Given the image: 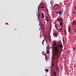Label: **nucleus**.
<instances>
[{
    "mask_svg": "<svg viewBox=\"0 0 76 76\" xmlns=\"http://www.w3.org/2000/svg\"><path fill=\"white\" fill-rule=\"evenodd\" d=\"M61 48H63V46L61 45H57L56 46L54 47V51L52 52L53 55L52 57V60H54L56 57H58L60 55V51L59 50H58V49L59 47Z\"/></svg>",
    "mask_w": 76,
    "mask_h": 76,
    "instance_id": "1",
    "label": "nucleus"
},
{
    "mask_svg": "<svg viewBox=\"0 0 76 76\" xmlns=\"http://www.w3.org/2000/svg\"><path fill=\"white\" fill-rule=\"evenodd\" d=\"M60 10V12H56V13H59V16H61V14L63 12V11L62 10Z\"/></svg>",
    "mask_w": 76,
    "mask_h": 76,
    "instance_id": "2",
    "label": "nucleus"
},
{
    "mask_svg": "<svg viewBox=\"0 0 76 76\" xmlns=\"http://www.w3.org/2000/svg\"><path fill=\"white\" fill-rule=\"evenodd\" d=\"M42 17L43 19L44 18V13H42Z\"/></svg>",
    "mask_w": 76,
    "mask_h": 76,
    "instance_id": "3",
    "label": "nucleus"
},
{
    "mask_svg": "<svg viewBox=\"0 0 76 76\" xmlns=\"http://www.w3.org/2000/svg\"><path fill=\"white\" fill-rule=\"evenodd\" d=\"M68 31L69 33H70V26H68Z\"/></svg>",
    "mask_w": 76,
    "mask_h": 76,
    "instance_id": "4",
    "label": "nucleus"
},
{
    "mask_svg": "<svg viewBox=\"0 0 76 76\" xmlns=\"http://www.w3.org/2000/svg\"><path fill=\"white\" fill-rule=\"evenodd\" d=\"M57 20H60V21H63V19L61 18V19H59V18H58L57 19Z\"/></svg>",
    "mask_w": 76,
    "mask_h": 76,
    "instance_id": "5",
    "label": "nucleus"
},
{
    "mask_svg": "<svg viewBox=\"0 0 76 76\" xmlns=\"http://www.w3.org/2000/svg\"><path fill=\"white\" fill-rule=\"evenodd\" d=\"M53 74L54 76H56V75H57V74L56 73V72L54 71L53 72Z\"/></svg>",
    "mask_w": 76,
    "mask_h": 76,
    "instance_id": "6",
    "label": "nucleus"
},
{
    "mask_svg": "<svg viewBox=\"0 0 76 76\" xmlns=\"http://www.w3.org/2000/svg\"><path fill=\"white\" fill-rule=\"evenodd\" d=\"M60 26H62V25H63V24L62 23V22H60Z\"/></svg>",
    "mask_w": 76,
    "mask_h": 76,
    "instance_id": "7",
    "label": "nucleus"
},
{
    "mask_svg": "<svg viewBox=\"0 0 76 76\" xmlns=\"http://www.w3.org/2000/svg\"><path fill=\"white\" fill-rule=\"evenodd\" d=\"M50 53V51L48 50H47V54H48Z\"/></svg>",
    "mask_w": 76,
    "mask_h": 76,
    "instance_id": "8",
    "label": "nucleus"
},
{
    "mask_svg": "<svg viewBox=\"0 0 76 76\" xmlns=\"http://www.w3.org/2000/svg\"><path fill=\"white\" fill-rule=\"evenodd\" d=\"M56 69L57 70H58V66L57 65H56Z\"/></svg>",
    "mask_w": 76,
    "mask_h": 76,
    "instance_id": "9",
    "label": "nucleus"
},
{
    "mask_svg": "<svg viewBox=\"0 0 76 76\" xmlns=\"http://www.w3.org/2000/svg\"><path fill=\"white\" fill-rule=\"evenodd\" d=\"M39 15H40V14H39V12L38 11V18H39L40 16Z\"/></svg>",
    "mask_w": 76,
    "mask_h": 76,
    "instance_id": "10",
    "label": "nucleus"
},
{
    "mask_svg": "<svg viewBox=\"0 0 76 76\" xmlns=\"http://www.w3.org/2000/svg\"><path fill=\"white\" fill-rule=\"evenodd\" d=\"M45 41V39H44L42 42V45H44V42Z\"/></svg>",
    "mask_w": 76,
    "mask_h": 76,
    "instance_id": "11",
    "label": "nucleus"
},
{
    "mask_svg": "<svg viewBox=\"0 0 76 76\" xmlns=\"http://www.w3.org/2000/svg\"><path fill=\"white\" fill-rule=\"evenodd\" d=\"M45 71L46 72H48L49 70L48 69H45Z\"/></svg>",
    "mask_w": 76,
    "mask_h": 76,
    "instance_id": "12",
    "label": "nucleus"
},
{
    "mask_svg": "<svg viewBox=\"0 0 76 76\" xmlns=\"http://www.w3.org/2000/svg\"><path fill=\"white\" fill-rule=\"evenodd\" d=\"M50 49V47L48 46H47V49Z\"/></svg>",
    "mask_w": 76,
    "mask_h": 76,
    "instance_id": "13",
    "label": "nucleus"
},
{
    "mask_svg": "<svg viewBox=\"0 0 76 76\" xmlns=\"http://www.w3.org/2000/svg\"><path fill=\"white\" fill-rule=\"evenodd\" d=\"M42 4H42V3H40V4H39V6H40L41 7V6H42Z\"/></svg>",
    "mask_w": 76,
    "mask_h": 76,
    "instance_id": "14",
    "label": "nucleus"
},
{
    "mask_svg": "<svg viewBox=\"0 0 76 76\" xmlns=\"http://www.w3.org/2000/svg\"><path fill=\"white\" fill-rule=\"evenodd\" d=\"M75 20H74L73 21L72 25H74V23H75Z\"/></svg>",
    "mask_w": 76,
    "mask_h": 76,
    "instance_id": "15",
    "label": "nucleus"
},
{
    "mask_svg": "<svg viewBox=\"0 0 76 76\" xmlns=\"http://www.w3.org/2000/svg\"><path fill=\"white\" fill-rule=\"evenodd\" d=\"M40 7V6L39 5L38 7V10H39V7Z\"/></svg>",
    "mask_w": 76,
    "mask_h": 76,
    "instance_id": "16",
    "label": "nucleus"
},
{
    "mask_svg": "<svg viewBox=\"0 0 76 76\" xmlns=\"http://www.w3.org/2000/svg\"><path fill=\"white\" fill-rule=\"evenodd\" d=\"M51 66H54V64H53V63L51 64Z\"/></svg>",
    "mask_w": 76,
    "mask_h": 76,
    "instance_id": "17",
    "label": "nucleus"
},
{
    "mask_svg": "<svg viewBox=\"0 0 76 76\" xmlns=\"http://www.w3.org/2000/svg\"><path fill=\"white\" fill-rule=\"evenodd\" d=\"M56 45H57V44L56 43V42H55V43H54V45L55 46H56Z\"/></svg>",
    "mask_w": 76,
    "mask_h": 76,
    "instance_id": "18",
    "label": "nucleus"
},
{
    "mask_svg": "<svg viewBox=\"0 0 76 76\" xmlns=\"http://www.w3.org/2000/svg\"><path fill=\"white\" fill-rule=\"evenodd\" d=\"M64 33H65V34H66V30H65V31H64Z\"/></svg>",
    "mask_w": 76,
    "mask_h": 76,
    "instance_id": "19",
    "label": "nucleus"
},
{
    "mask_svg": "<svg viewBox=\"0 0 76 76\" xmlns=\"http://www.w3.org/2000/svg\"><path fill=\"white\" fill-rule=\"evenodd\" d=\"M44 6H42V7H41L40 8V9H42V8H44Z\"/></svg>",
    "mask_w": 76,
    "mask_h": 76,
    "instance_id": "20",
    "label": "nucleus"
},
{
    "mask_svg": "<svg viewBox=\"0 0 76 76\" xmlns=\"http://www.w3.org/2000/svg\"><path fill=\"white\" fill-rule=\"evenodd\" d=\"M46 21L47 22H49V20H46Z\"/></svg>",
    "mask_w": 76,
    "mask_h": 76,
    "instance_id": "21",
    "label": "nucleus"
},
{
    "mask_svg": "<svg viewBox=\"0 0 76 76\" xmlns=\"http://www.w3.org/2000/svg\"><path fill=\"white\" fill-rule=\"evenodd\" d=\"M55 34L56 35V36H57V34H56V33H55Z\"/></svg>",
    "mask_w": 76,
    "mask_h": 76,
    "instance_id": "22",
    "label": "nucleus"
},
{
    "mask_svg": "<svg viewBox=\"0 0 76 76\" xmlns=\"http://www.w3.org/2000/svg\"><path fill=\"white\" fill-rule=\"evenodd\" d=\"M53 36H54V37H56V36H55V34H53Z\"/></svg>",
    "mask_w": 76,
    "mask_h": 76,
    "instance_id": "23",
    "label": "nucleus"
},
{
    "mask_svg": "<svg viewBox=\"0 0 76 76\" xmlns=\"http://www.w3.org/2000/svg\"><path fill=\"white\" fill-rule=\"evenodd\" d=\"M48 39H49V40H50V36H49V38H48Z\"/></svg>",
    "mask_w": 76,
    "mask_h": 76,
    "instance_id": "24",
    "label": "nucleus"
},
{
    "mask_svg": "<svg viewBox=\"0 0 76 76\" xmlns=\"http://www.w3.org/2000/svg\"><path fill=\"white\" fill-rule=\"evenodd\" d=\"M59 30H60V31H61L62 29L61 28H59Z\"/></svg>",
    "mask_w": 76,
    "mask_h": 76,
    "instance_id": "25",
    "label": "nucleus"
},
{
    "mask_svg": "<svg viewBox=\"0 0 76 76\" xmlns=\"http://www.w3.org/2000/svg\"><path fill=\"white\" fill-rule=\"evenodd\" d=\"M46 18H47V19L48 18V17L46 16Z\"/></svg>",
    "mask_w": 76,
    "mask_h": 76,
    "instance_id": "26",
    "label": "nucleus"
},
{
    "mask_svg": "<svg viewBox=\"0 0 76 76\" xmlns=\"http://www.w3.org/2000/svg\"><path fill=\"white\" fill-rule=\"evenodd\" d=\"M55 28H57L58 27L57 26H55Z\"/></svg>",
    "mask_w": 76,
    "mask_h": 76,
    "instance_id": "27",
    "label": "nucleus"
},
{
    "mask_svg": "<svg viewBox=\"0 0 76 76\" xmlns=\"http://www.w3.org/2000/svg\"><path fill=\"white\" fill-rule=\"evenodd\" d=\"M73 50H75V48H73Z\"/></svg>",
    "mask_w": 76,
    "mask_h": 76,
    "instance_id": "28",
    "label": "nucleus"
},
{
    "mask_svg": "<svg viewBox=\"0 0 76 76\" xmlns=\"http://www.w3.org/2000/svg\"><path fill=\"white\" fill-rule=\"evenodd\" d=\"M50 4H52V2H51Z\"/></svg>",
    "mask_w": 76,
    "mask_h": 76,
    "instance_id": "29",
    "label": "nucleus"
},
{
    "mask_svg": "<svg viewBox=\"0 0 76 76\" xmlns=\"http://www.w3.org/2000/svg\"><path fill=\"white\" fill-rule=\"evenodd\" d=\"M74 24L75 25H76V23H75Z\"/></svg>",
    "mask_w": 76,
    "mask_h": 76,
    "instance_id": "30",
    "label": "nucleus"
},
{
    "mask_svg": "<svg viewBox=\"0 0 76 76\" xmlns=\"http://www.w3.org/2000/svg\"><path fill=\"white\" fill-rule=\"evenodd\" d=\"M63 42H64V39H63Z\"/></svg>",
    "mask_w": 76,
    "mask_h": 76,
    "instance_id": "31",
    "label": "nucleus"
},
{
    "mask_svg": "<svg viewBox=\"0 0 76 76\" xmlns=\"http://www.w3.org/2000/svg\"><path fill=\"white\" fill-rule=\"evenodd\" d=\"M42 26L43 27L44 26V25H42Z\"/></svg>",
    "mask_w": 76,
    "mask_h": 76,
    "instance_id": "32",
    "label": "nucleus"
},
{
    "mask_svg": "<svg viewBox=\"0 0 76 76\" xmlns=\"http://www.w3.org/2000/svg\"><path fill=\"white\" fill-rule=\"evenodd\" d=\"M73 13L74 14V13H75L74 12H73Z\"/></svg>",
    "mask_w": 76,
    "mask_h": 76,
    "instance_id": "33",
    "label": "nucleus"
},
{
    "mask_svg": "<svg viewBox=\"0 0 76 76\" xmlns=\"http://www.w3.org/2000/svg\"><path fill=\"white\" fill-rule=\"evenodd\" d=\"M47 20H48V18H47Z\"/></svg>",
    "mask_w": 76,
    "mask_h": 76,
    "instance_id": "34",
    "label": "nucleus"
},
{
    "mask_svg": "<svg viewBox=\"0 0 76 76\" xmlns=\"http://www.w3.org/2000/svg\"><path fill=\"white\" fill-rule=\"evenodd\" d=\"M75 9H76V7H75Z\"/></svg>",
    "mask_w": 76,
    "mask_h": 76,
    "instance_id": "35",
    "label": "nucleus"
},
{
    "mask_svg": "<svg viewBox=\"0 0 76 76\" xmlns=\"http://www.w3.org/2000/svg\"><path fill=\"white\" fill-rule=\"evenodd\" d=\"M44 20H45V19H44Z\"/></svg>",
    "mask_w": 76,
    "mask_h": 76,
    "instance_id": "36",
    "label": "nucleus"
},
{
    "mask_svg": "<svg viewBox=\"0 0 76 76\" xmlns=\"http://www.w3.org/2000/svg\"><path fill=\"white\" fill-rule=\"evenodd\" d=\"M43 53H44V52H42V53L43 54Z\"/></svg>",
    "mask_w": 76,
    "mask_h": 76,
    "instance_id": "37",
    "label": "nucleus"
},
{
    "mask_svg": "<svg viewBox=\"0 0 76 76\" xmlns=\"http://www.w3.org/2000/svg\"><path fill=\"white\" fill-rule=\"evenodd\" d=\"M46 57H47V56H45V58H46Z\"/></svg>",
    "mask_w": 76,
    "mask_h": 76,
    "instance_id": "38",
    "label": "nucleus"
},
{
    "mask_svg": "<svg viewBox=\"0 0 76 76\" xmlns=\"http://www.w3.org/2000/svg\"><path fill=\"white\" fill-rule=\"evenodd\" d=\"M69 72H71V70H69Z\"/></svg>",
    "mask_w": 76,
    "mask_h": 76,
    "instance_id": "39",
    "label": "nucleus"
},
{
    "mask_svg": "<svg viewBox=\"0 0 76 76\" xmlns=\"http://www.w3.org/2000/svg\"><path fill=\"white\" fill-rule=\"evenodd\" d=\"M72 34H73V32H71V34H72Z\"/></svg>",
    "mask_w": 76,
    "mask_h": 76,
    "instance_id": "40",
    "label": "nucleus"
},
{
    "mask_svg": "<svg viewBox=\"0 0 76 76\" xmlns=\"http://www.w3.org/2000/svg\"><path fill=\"white\" fill-rule=\"evenodd\" d=\"M55 26H57V24L55 25Z\"/></svg>",
    "mask_w": 76,
    "mask_h": 76,
    "instance_id": "41",
    "label": "nucleus"
},
{
    "mask_svg": "<svg viewBox=\"0 0 76 76\" xmlns=\"http://www.w3.org/2000/svg\"><path fill=\"white\" fill-rule=\"evenodd\" d=\"M51 76H54V75H52Z\"/></svg>",
    "mask_w": 76,
    "mask_h": 76,
    "instance_id": "42",
    "label": "nucleus"
},
{
    "mask_svg": "<svg viewBox=\"0 0 76 76\" xmlns=\"http://www.w3.org/2000/svg\"><path fill=\"white\" fill-rule=\"evenodd\" d=\"M39 22H40V21H39Z\"/></svg>",
    "mask_w": 76,
    "mask_h": 76,
    "instance_id": "43",
    "label": "nucleus"
},
{
    "mask_svg": "<svg viewBox=\"0 0 76 76\" xmlns=\"http://www.w3.org/2000/svg\"><path fill=\"white\" fill-rule=\"evenodd\" d=\"M43 28H44V27H43Z\"/></svg>",
    "mask_w": 76,
    "mask_h": 76,
    "instance_id": "44",
    "label": "nucleus"
},
{
    "mask_svg": "<svg viewBox=\"0 0 76 76\" xmlns=\"http://www.w3.org/2000/svg\"><path fill=\"white\" fill-rule=\"evenodd\" d=\"M43 28H44V27H43Z\"/></svg>",
    "mask_w": 76,
    "mask_h": 76,
    "instance_id": "45",
    "label": "nucleus"
},
{
    "mask_svg": "<svg viewBox=\"0 0 76 76\" xmlns=\"http://www.w3.org/2000/svg\"><path fill=\"white\" fill-rule=\"evenodd\" d=\"M69 0H67V1H68Z\"/></svg>",
    "mask_w": 76,
    "mask_h": 76,
    "instance_id": "46",
    "label": "nucleus"
}]
</instances>
